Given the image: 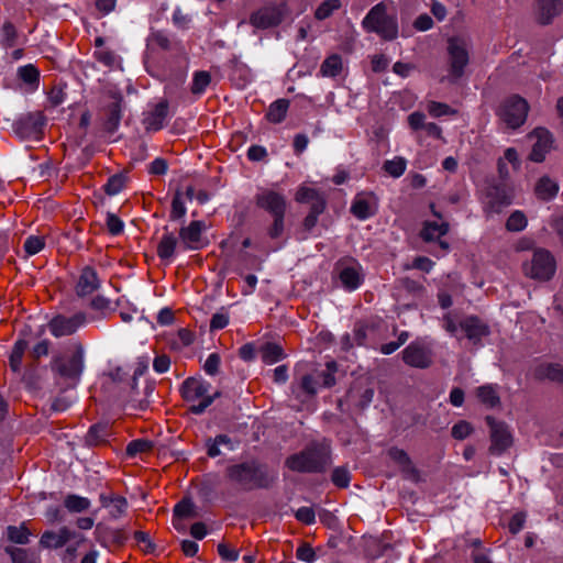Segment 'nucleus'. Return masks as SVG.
<instances>
[{"instance_id":"37998d69","label":"nucleus","mask_w":563,"mask_h":563,"mask_svg":"<svg viewBox=\"0 0 563 563\" xmlns=\"http://www.w3.org/2000/svg\"><path fill=\"white\" fill-rule=\"evenodd\" d=\"M177 245V239L174 234H165L157 246V254L162 260H169L173 257Z\"/></svg>"},{"instance_id":"603ef678","label":"nucleus","mask_w":563,"mask_h":563,"mask_svg":"<svg viewBox=\"0 0 563 563\" xmlns=\"http://www.w3.org/2000/svg\"><path fill=\"white\" fill-rule=\"evenodd\" d=\"M19 77L29 85H38L40 81V71L33 65H25L19 68L18 70Z\"/></svg>"},{"instance_id":"7ed1b4c3","label":"nucleus","mask_w":563,"mask_h":563,"mask_svg":"<svg viewBox=\"0 0 563 563\" xmlns=\"http://www.w3.org/2000/svg\"><path fill=\"white\" fill-rule=\"evenodd\" d=\"M257 208L272 216L273 221L267 227V235L272 240L279 239L285 231V216L288 207L286 197L273 189H262L255 195Z\"/></svg>"},{"instance_id":"dca6fc26","label":"nucleus","mask_w":563,"mask_h":563,"mask_svg":"<svg viewBox=\"0 0 563 563\" xmlns=\"http://www.w3.org/2000/svg\"><path fill=\"white\" fill-rule=\"evenodd\" d=\"M76 538H79L77 541L78 547L85 542V538L82 536L67 527H62L58 531H45L41 536L40 545L45 549H59Z\"/></svg>"},{"instance_id":"c756f323","label":"nucleus","mask_w":563,"mask_h":563,"mask_svg":"<svg viewBox=\"0 0 563 563\" xmlns=\"http://www.w3.org/2000/svg\"><path fill=\"white\" fill-rule=\"evenodd\" d=\"M121 99L113 96L111 101L104 107L103 115L106 118L103 128L106 131L112 133L118 128L121 119Z\"/></svg>"},{"instance_id":"0e129e2a","label":"nucleus","mask_w":563,"mask_h":563,"mask_svg":"<svg viewBox=\"0 0 563 563\" xmlns=\"http://www.w3.org/2000/svg\"><path fill=\"white\" fill-rule=\"evenodd\" d=\"M399 283L401 288H404L406 291L415 296H421L426 291V288L423 287L422 284L409 277L401 278Z\"/></svg>"},{"instance_id":"6e6d98bb","label":"nucleus","mask_w":563,"mask_h":563,"mask_svg":"<svg viewBox=\"0 0 563 563\" xmlns=\"http://www.w3.org/2000/svg\"><path fill=\"white\" fill-rule=\"evenodd\" d=\"M186 213V207L183 199V194L177 190L172 200V210H170V219L178 220L183 218Z\"/></svg>"},{"instance_id":"680f3d73","label":"nucleus","mask_w":563,"mask_h":563,"mask_svg":"<svg viewBox=\"0 0 563 563\" xmlns=\"http://www.w3.org/2000/svg\"><path fill=\"white\" fill-rule=\"evenodd\" d=\"M473 432V427L470 422L462 420L452 427L451 434L456 440H464Z\"/></svg>"},{"instance_id":"412c9836","label":"nucleus","mask_w":563,"mask_h":563,"mask_svg":"<svg viewBox=\"0 0 563 563\" xmlns=\"http://www.w3.org/2000/svg\"><path fill=\"white\" fill-rule=\"evenodd\" d=\"M210 387V383L202 378L188 377L183 382L179 390L186 401H196L207 397Z\"/></svg>"},{"instance_id":"393cba45","label":"nucleus","mask_w":563,"mask_h":563,"mask_svg":"<svg viewBox=\"0 0 563 563\" xmlns=\"http://www.w3.org/2000/svg\"><path fill=\"white\" fill-rule=\"evenodd\" d=\"M100 286V279L95 268L86 266L81 269L77 284L76 294L79 297L91 295Z\"/></svg>"},{"instance_id":"58836bf2","label":"nucleus","mask_w":563,"mask_h":563,"mask_svg":"<svg viewBox=\"0 0 563 563\" xmlns=\"http://www.w3.org/2000/svg\"><path fill=\"white\" fill-rule=\"evenodd\" d=\"M174 518L192 519L197 517L196 506L190 497H184L173 509Z\"/></svg>"},{"instance_id":"4d7b16f0","label":"nucleus","mask_w":563,"mask_h":563,"mask_svg":"<svg viewBox=\"0 0 563 563\" xmlns=\"http://www.w3.org/2000/svg\"><path fill=\"white\" fill-rule=\"evenodd\" d=\"M124 184L125 177L121 174H115L108 179L107 184L103 186V189L110 196L117 195L123 189Z\"/></svg>"},{"instance_id":"338daca9","label":"nucleus","mask_w":563,"mask_h":563,"mask_svg":"<svg viewBox=\"0 0 563 563\" xmlns=\"http://www.w3.org/2000/svg\"><path fill=\"white\" fill-rule=\"evenodd\" d=\"M368 325L363 321H357L353 329V340L357 346L365 345Z\"/></svg>"},{"instance_id":"f704fd0d","label":"nucleus","mask_w":563,"mask_h":563,"mask_svg":"<svg viewBox=\"0 0 563 563\" xmlns=\"http://www.w3.org/2000/svg\"><path fill=\"white\" fill-rule=\"evenodd\" d=\"M27 347H29V343L24 339H19L14 343L12 352L9 357L10 368L14 373H20L21 366H22V360H23L24 353L27 350Z\"/></svg>"},{"instance_id":"9d476101","label":"nucleus","mask_w":563,"mask_h":563,"mask_svg":"<svg viewBox=\"0 0 563 563\" xmlns=\"http://www.w3.org/2000/svg\"><path fill=\"white\" fill-rule=\"evenodd\" d=\"M84 368V351L77 345L71 355H57L53 358L52 369L65 378L78 379Z\"/></svg>"},{"instance_id":"de8ad7c7","label":"nucleus","mask_w":563,"mask_h":563,"mask_svg":"<svg viewBox=\"0 0 563 563\" xmlns=\"http://www.w3.org/2000/svg\"><path fill=\"white\" fill-rule=\"evenodd\" d=\"M29 529L22 525L20 527L15 526H9L7 528V536L8 539L16 544H26L29 543V536H30Z\"/></svg>"},{"instance_id":"8fccbe9b","label":"nucleus","mask_w":563,"mask_h":563,"mask_svg":"<svg viewBox=\"0 0 563 563\" xmlns=\"http://www.w3.org/2000/svg\"><path fill=\"white\" fill-rule=\"evenodd\" d=\"M211 81V75L208 71L200 70L194 74L191 92L194 95H201Z\"/></svg>"},{"instance_id":"2eb2a0df","label":"nucleus","mask_w":563,"mask_h":563,"mask_svg":"<svg viewBox=\"0 0 563 563\" xmlns=\"http://www.w3.org/2000/svg\"><path fill=\"white\" fill-rule=\"evenodd\" d=\"M378 198L373 191H362L354 197L350 211L358 220L364 221L377 213Z\"/></svg>"},{"instance_id":"864d4df0","label":"nucleus","mask_w":563,"mask_h":563,"mask_svg":"<svg viewBox=\"0 0 563 563\" xmlns=\"http://www.w3.org/2000/svg\"><path fill=\"white\" fill-rule=\"evenodd\" d=\"M427 109L429 114L433 118L454 115L457 113V111L452 109L449 104L438 101H430L427 106Z\"/></svg>"},{"instance_id":"423d86ee","label":"nucleus","mask_w":563,"mask_h":563,"mask_svg":"<svg viewBox=\"0 0 563 563\" xmlns=\"http://www.w3.org/2000/svg\"><path fill=\"white\" fill-rule=\"evenodd\" d=\"M528 111V102L523 98L515 95L500 104L497 115L508 128L517 129L526 122Z\"/></svg>"},{"instance_id":"6ab92c4d","label":"nucleus","mask_w":563,"mask_h":563,"mask_svg":"<svg viewBox=\"0 0 563 563\" xmlns=\"http://www.w3.org/2000/svg\"><path fill=\"white\" fill-rule=\"evenodd\" d=\"M319 380L311 374H303L295 377L291 383L290 390L296 399L300 402L313 398L318 393Z\"/></svg>"},{"instance_id":"a18cd8bd","label":"nucleus","mask_w":563,"mask_h":563,"mask_svg":"<svg viewBox=\"0 0 563 563\" xmlns=\"http://www.w3.org/2000/svg\"><path fill=\"white\" fill-rule=\"evenodd\" d=\"M169 46H170L169 38L162 31L152 32L146 40L147 51H153L156 47H158L163 51H167V49H169Z\"/></svg>"},{"instance_id":"0eeeda50","label":"nucleus","mask_w":563,"mask_h":563,"mask_svg":"<svg viewBox=\"0 0 563 563\" xmlns=\"http://www.w3.org/2000/svg\"><path fill=\"white\" fill-rule=\"evenodd\" d=\"M556 269L555 260L552 254L543 249L534 251L530 264L525 265L526 274L538 280H550Z\"/></svg>"},{"instance_id":"bf43d9fd","label":"nucleus","mask_w":563,"mask_h":563,"mask_svg":"<svg viewBox=\"0 0 563 563\" xmlns=\"http://www.w3.org/2000/svg\"><path fill=\"white\" fill-rule=\"evenodd\" d=\"M229 313L224 307H222L218 312H216L210 320V330H221L224 329L229 324Z\"/></svg>"},{"instance_id":"a878e982","label":"nucleus","mask_w":563,"mask_h":563,"mask_svg":"<svg viewBox=\"0 0 563 563\" xmlns=\"http://www.w3.org/2000/svg\"><path fill=\"white\" fill-rule=\"evenodd\" d=\"M205 228L202 221H192L188 227L179 230V238L185 249L198 250L201 246V233Z\"/></svg>"},{"instance_id":"a211bd4d","label":"nucleus","mask_w":563,"mask_h":563,"mask_svg":"<svg viewBox=\"0 0 563 563\" xmlns=\"http://www.w3.org/2000/svg\"><path fill=\"white\" fill-rule=\"evenodd\" d=\"M85 321L86 318L82 313H76L71 317L58 314L49 321L48 328L54 336H66L75 333Z\"/></svg>"},{"instance_id":"c9c22d12","label":"nucleus","mask_w":563,"mask_h":563,"mask_svg":"<svg viewBox=\"0 0 563 563\" xmlns=\"http://www.w3.org/2000/svg\"><path fill=\"white\" fill-rule=\"evenodd\" d=\"M260 353L263 362L266 364H274L283 360L285 356L283 347L279 344L273 342H266L263 344Z\"/></svg>"},{"instance_id":"4be33fe9","label":"nucleus","mask_w":563,"mask_h":563,"mask_svg":"<svg viewBox=\"0 0 563 563\" xmlns=\"http://www.w3.org/2000/svg\"><path fill=\"white\" fill-rule=\"evenodd\" d=\"M536 139L529 158L532 162L541 163L552 146V135L544 128H537L530 135Z\"/></svg>"},{"instance_id":"5701e85b","label":"nucleus","mask_w":563,"mask_h":563,"mask_svg":"<svg viewBox=\"0 0 563 563\" xmlns=\"http://www.w3.org/2000/svg\"><path fill=\"white\" fill-rule=\"evenodd\" d=\"M460 328L466 338L474 344L481 342L484 336L489 335V327L477 316H468L460 322Z\"/></svg>"},{"instance_id":"f3484780","label":"nucleus","mask_w":563,"mask_h":563,"mask_svg":"<svg viewBox=\"0 0 563 563\" xmlns=\"http://www.w3.org/2000/svg\"><path fill=\"white\" fill-rule=\"evenodd\" d=\"M530 375L536 382H550L563 386V365L561 363L540 362L531 367Z\"/></svg>"},{"instance_id":"4468645a","label":"nucleus","mask_w":563,"mask_h":563,"mask_svg":"<svg viewBox=\"0 0 563 563\" xmlns=\"http://www.w3.org/2000/svg\"><path fill=\"white\" fill-rule=\"evenodd\" d=\"M449 223L442 222L438 223L434 221H424L422 224V229L420 231V238L424 242H434L438 243V246L440 247V252H433L435 256H442L446 254L450 250V244L442 240L444 235L449 232Z\"/></svg>"},{"instance_id":"9b49d317","label":"nucleus","mask_w":563,"mask_h":563,"mask_svg":"<svg viewBox=\"0 0 563 563\" xmlns=\"http://www.w3.org/2000/svg\"><path fill=\"white\" fill-rule=\"evenodd\" d=\"M287 14V4H269L260 8L250 15V23L256 29L266 30L278 26Z\"/></svg>"},{"instance_id":"c85d7f7f","label":"nucleus","mask_w":563,"mask_h":563,"mask_svg":"<svg viewBox=\"0 0 563 563\" xmlns=\"http://www.w3.org/2000/svg\"><path fill=\"white\" fill-rule=\"evenodd\" d=\"M43 119L40 114H27L14 123V131L21 137H30L41 131Z\"/></svg>"},{"instance_id":"f03ea898","label":"nucleus","mask_w":563,"mask_h":563,"mask_svg":"<svg viewBox=\"0 0 563 563\" xmlns=\"http://www.w3.org/2000/svg\"><path fill=\"white\" fill-rule=\"evenodd\" d=\"M332 463V450L327 440L312 441L300 452L289 455L285 465L292 472L319 474L327 472Z\"/></svg>"},{"instance_id":"39448f33","label":"nucleus","mask_w":563,"mask_h":563,"mask_svg":"<svg viewBox=\"0 0 563 563\" xmlns=\"http://www.w3.org/2000/svg\"><path fill=\"white\" fill-rule=\"evenodd\" d=\"M295 200L299 203L310 205L309 212L305 217L300 230V232L302 233L300 239L305 240L317 225L319 216L325 211L327 199L320 190L311 187L301 186L295 195Z\"/></svg>"},{"instance_id":"3c124183","label":"nucleus","mask_w":563,"mask_h":563,"mask_svg":"<svg viewBox=\"0 0 563 563\" xmlns=\"http://www.w3.org/2000/svg\"><path fill=\"white\" fill-rule=\"evenodd\" d=\"M527 218L523 212L514 211L506 221V229L510 232H520L527 227Z\"/></svg>"},{"instance_id":"6e6552de","label":"nucleus","mask_w":563,"mask_h":563,"mask_svg":"<svg viewBox=\"0 0 563 563\" xmlns=\"http://www.w3.org/2000/svg\"><path fill=\"white\" fill-rule=\"evenodd\" d=\"M485 421L489 427V453L497 456L501 455L514 442L509 426L504 421L496 420L492 416H487Z\"/></svg>"},{"instance_id":"7c9ffc66","label":"nucleus","mask_w":563,"mask_h":563,"mask_svg":"<svg viewBox=\"0 0 563 563\" xmlns=\"http://www.w3.org/2000/svg\"><path fill=\"white\" fill-rule=\"evenodd\" d=\"M230 80L238 87L244 88L252 80L251 69L236 58L231 60Z\"/></svg>"},{"instance_id":"49530a36","label":"nucleus","mask_w":563,"mask_h":563,"mask_svg":"<svg viewBox=\"0 0 563 563\" xmlns=\"http://www.w3.org/2000/svg\"><path fill=\"white\" fill-rule=\"evenodd\" d=\"M351 472L347 466H338L332 471L331 482L338 488H347L351 483Z\"/></svg>"},{"instance_id":"b1692460","label":"nucleus","mask_w":563,"mask_h":563,"mask_svg":"<svg viewBox=\"0 0 563 563\" xmlns=\"http://www.w3.org/2000/svg\"><path fill=\"white\" fill-rule=\"evenodd\" d=\"M338 268L339 279L344 289L353 291L362 285L364 278L361 273V266L357 262L353 261L351 265H344L342 263L339 264Z\"/></svg>"},{"instance_id":"ea45409f","label":"nucleus","mask_w":563,"mask_h":563,"mask_svg":"<svg viewBox=\"0 0 563 563\" xmlns=\"http://www.w3.org/2000/svg\"><path fill=\"white\" fill-rule=\"evenodd\" d=\"M100 503L102 507L110 508L113 516H118L124 512L126 508V500L122 496L118 495H100Z\"/></svg>"},{"instance_id":"f257e3e1","label":"nucleus","mask_w":563,"mask_h":563,"mask_svg":"<svg viewBox=\"0 0 563 563\" xmlns=\"http://www.w3.org/2000/svg\"><path fill=\"white\" fill-rule=\"evenodd\" d=\"M225 478L240 492L269 489L277 479V473L267 464L255 459L229 465L225 468Z\"/></svg>"},{"instance_id":"052dcab7","label":"nucleus","mask_w":563,"mask_h":563,"mask_svg":"<svg viewBox=\"0 0 563 563\" xmlns=\"http://www.w3.org/2000/svg\"><path fill=\"white\" fill-rule=\"evenodd\" d=\"M4 551L11 556L13 563H34L25 549L7 547Z\"/></svg>"},{"instance_id":"473e14b6","label":"nucleus","mask_w":563,"mask_h":563,"mask_svg":"<svg viewBox=\"0 0 563 563\" xmlns=\"http://www.w3.org/2000/svg\"><path fill=\"white\" fill-rule=\"evenodd\" d=\"M289 108V100L287 99H278L274 101L267 112H266V119L272 123H280L286 118L287 111Z\"/></svg>"},{"instance_id":"69168bd1","label":"nucleus","mask_w":563,"mask_h":563,"mask_svg":"<svg viewBox=\"0 0 563 563\" xmlns=\"http://www.w3.org/2000/svg\"><path fill=\"white\" fill-rule=\"evenodd\" d=\"M168 170V162L163 157L155 158L147 166V173L152 176H163Z\"/></svg>"},{"instance_id":"20e7f679","label":"nucleus","mask_w":563,"mask_h":563,"mask_svg":"<svg viewBox=\"0 0 563 563\" xmlns=\"http://www.w3.org/2000/svg\"><path fill=\"white\" fill-rule=\"evenodd\" d=\"M366 32L378 34L385 41H393L398 36V22L396 15L387 13V4L382 1L375 4L362 21Z\"/></svg>"},{"instance_id":"f8f14e48","label":"nucleus","mask_w":563,"mask_h":563,"mask_svg":"<svg viewBox=\"0 0 563 563\" xmlns=\"http://www.w3.org/2000/svg\"><path fill=\"white\" fill-rule=\"evenodd\" d=\"M448 55L450 76L455 81L464 75V68L470 62L465 42L460 37H450L448 40Z\"/></svg>"},{"instance_id":"774afa93","label":"nucleus","mask_w":563,"mask_h":563,"mask_svg":"<svg viewBox=\"0 0 563 563\" xmlns=\"http://www.w3.org/2000/svg\"><path fill=\"white\" fill-rule=\"evenodd\" d=\"M220 364V355L218 353H211L203 364V369L208 375L214 376L219 373Z\"/></svg>"},{"instance_id":"c03bdc74","label":"nucleus","mask_w":563,"mask_h":563,"mask_svg":"<svg viewBox=\"0 0 563 563\" xmlns=\"http://www.w3.org/2000/svg\"><path fill=\"white\" fill-rule=\"evenodd\" d=\"M341 8L340 0H324L314 11V18L323 21L332 15V13Z\"/></svg>"},{"instance_id":"13d9d810","label":"nucleus","mask_w":563,"mask_h":563,"mask_svg":"<svg viewBox=\"0 0 563 563\" xmlns=\"http://www.w3.org/2000/svg\"><path fill=\"white\" fill-rule=\"evenodd\" d=\"M296 558L302 562L313 563L317 560V553L309 543L302 542L296 550Z\"/></svg>"},{"instance_id":"cd10ccee","label":"nucleus","mask_w":563,"mask_h":563,"mask_svg":"<svg viewBox=\"0 0 563 563\" xmlns=\"http://www.w3.org/2000/svg\"><path fill=\"white\" fill-rule=\"evenodd\" d=\"M168 114V101L162 99L154 106V109L150 111L148 115L144 120L147 131H159L164 126V121Z\"/></svg>"},{"instance_id":"e433bc0d","label":"nucleus","mask_w":563,"mask_h":563,"mask_svg":"<svg viewBox=\"0 0 563 563\" xmlns=\"http://www.w3.org/2000/svg\"><path fill=\"white\" fill-rule=\"evenodd\" d=\"M388 455L390 456V459L393 461H395L396 463H398L402 467L404 472H406L408 474H411V475H415V476L418 475V471L413 466V464H412L409 455L407 454V452H405L404 450L398 449V448H391L388 451Z\"/></svg>"},{"instance_id":"09e8293b","label":"nucleus","mask_w":563,"mask_h":563,"mask_svg":"<svg viewBox=\"0 0 563 563\" xmlns=\"http://www.w3.org/2000/svg\"><path fill=\"white\" fill-rule=\"evenodd\" d=\"M407 162L404 157H395L394 159L386 161L383 169L394 178L400 177L406 170Z\"/></svg>"},{"instance_id":"aec40b11","label":"nucleus","mask_w":563,"mask_h":563,"mask_svg":"<svg viewBox=\"0 0 563 563\" xmlns=\"http://www.w3.org/2000/svg\"><path fill=\"white\" fill-rule=\"evenodd\" d=\"M563 12V0H536L534 18L540 25H549Z\"/></svg>"},{"instance_id":"4c0bfd02","label":"nucleus","mask_w":563,"mask_h":563,"mask_svg":"<svg viewBox=\"0 0 563 563\" xmlns=\"http://www.w3.org/2000/svg\"><path fill=\"white\" fill-rule=\"evenodd\" d=\"M342 71V58L339 54L328 56L320 66V74L324 77H336Z\"/></svg>"},{"instance_id":"e2e57ef3","label":"nucleus","mask_w":563,"mask_h":563,"mask_svg":"<svg viewBox=\"0 0 563 563\" xmlns=\"http://www.w3.org/2000/svg\"><path fill=\"white\" fill-rule=\"evenodd\" d=\"M220 396H221L220 391H216L212 395H209V393H207V397H205L202 400H200L199 404L190 406L189 411L194 415H201Z\"/></svg>"},{"instance_id":"1a4fd4ad","label":"nucleus","mask_w":563,"mask_h":563,"mask_svg":"<svg viewBox=\"0 0 563 563\" xmlns=\"http://www.w3.org/2000/svg\"><path fill=\"white\" fill-rule=\"evenodd\" d=\"M434 353L430 344L416 340L402 350V361L410 367L426 369L433 364Z\"/></svg>"},{"instance_id":"5fc2aeb1","label":"nucleus","mask_w":563,"mask_h":563,"mask_svg":"<svg viewBox=\"0 0 563 563\" xmlns=\"http://www.w3.org/2000/svg\"><path fill=\"white\" fill-rule=\"evenodd\" d=\"M45 246L44 236L30 235L24 242V251L27 255H35Z\"/></svg>"},{"instance_id":"79ce46f5","label":"nucleus","mask_w":563,"mask_h":563,"mask_svg":"<svg viewBox=\"0 0 563 563\" xmlns=\"http://www.w3.org/2000/svg\"><path fill=\"white\" fill-rule=\"evenodd\" d=\"M476 395L481 402L489 408H494L500 404V398L492 385H484L477 388Z\"/></svg>"},{"instance_id":"a19ab883","label":"nucleus","mask_w":563,"mask_h":563,"mask_svg":"<svg viewBox=\"0 0 563 563\" xmlns=\"http://www.w3.org/2000/svg\"><path fill=\"white\" fill-rule=\"evenodd\" d=\"M64 506L69 512H84L89 509L90 500L75 494H69L64 499Z\"/></svg>"},{"instance_id":"2f4dec72","label":"nucleus","mask_w":563,"mask_h":563,"mask_svg":"<svg viewBox=\"0 0 563 563\" xmlns=\"http://www.w3.org/2000/svg\"><path fill=\"white\" fill-rule=\"evenodd\" d=\"M349 397L355 401L360 409H365L374 398V388L369 386H361L360 384L353 386L349 391Z\"/></svg>"},{"instance_id":"bb28decb","label":"nucleus","mask_w":563,"mask_h":563,"mask_svg":"<svg viewBox=\"0 0 563 563\" xmlns=\"http://www.w3.org/2000/svg\"><path fill=\"white\" fill-rule=\"evenodd\" d=\"M112 434V427L109 422H98L92 424L86 437L85 442L88 446L103 445Z\"/></svg>"},{"instance_id":"ddd939ff","label":"nucleus","mask_w":563,"mask_h":563,"mask_svg":"<svg viewBox=\"0 0 563 563\" xmlns=\"http://www.w3.org/2000/svg\"><path fill=\"white\" fill-rule=\"evenodd\" d=\"M512 202V195L509 188L504 184H489L485 192L484 211L487 216L500 213Z\"/></svg>"},{"instance_id":"72a5a7b5","label":"nucleus","mask_w":563,"mask_h":563,"mask_svg":"<svg viewBox=\"0 0 563 563\" xmlns=\"http://www.w3.org/2000/svg\"><path fill=\"white\" fill-rule=\"evenodd\" d=\"M558 191L559 185L547 176L541 177L537 183L536 194L542 200H551L556 196Z\"/></svg>"}]
</instances>
